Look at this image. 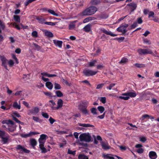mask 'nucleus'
<instances>
[{"mask_svg": "<svg viewBox=\"0 0 159 159\" xmlns=\"http://www.w3.org/2000/svg\"><path fill=\"white\" fill-rule=\"evenodd\" d=\"M97 71L89 69H85L83 71L84 74L86 76H90L95 75Z\"/></svg>", "mask_w": 159, "mask_h": 159, "instance_id": "8", "label": "nucleus"}, {"mask_svg": "<svg viewBox=\"0 0 159 159\" xmlns=\"http://www.w3.org/2000/svg\"><path fill=\"white\" fill-rule=\"evenodd\" d=\"M134 66L138 68H142L145 66V65L142 64L136 63Z\"/></svg>", "mask_w": 159, "mask_h": 159, "instance_id": "41", "label": "nucleus"}, {"mask_svg": "<svg viewBox=\"0 0 159 159\" xmlns=\"http://www.w3.org/2000/svg\"><path fill=\"white\" fill-rule=\"evenodd\" d=\"M90 111L92 113L93 115H96L97 114V109L94 107H93L91 108Z\"/></svg>", "mask_w": 159, "mask_h": 159, "instance_id": "42", "label": "nucleus"}, {"mask_svg": "<svg viewBox=\"0 0 159 159\" xmlns=\"http://www.w3.org/2000/svg\"><path fill=\"white\" fill-rule=\"evenodd\" d=\"M49 120L51 124H52L53 123L56 121L55 120L52 118L51 117H50Z\"/></svg>", "mask_w": 159, "mask_h": 159, "instance_id": "53", "label": "nucleus"}, {"mask_svg": "<svg viewBox=\"0 0 159 159\" xmlns=\"http://www.w3.org/2000/svg\"><path fill=\"white\" fill-rule=\"evenodd\" d=\"M33 45L36 49L37 50H39L40 49V47L38 45L35 43H34Z\"/></svg>", "mask_w": 159, "mask_h": 159, "instance_id": "51", "label": "nucleus"}, {"mask_svg": "<svg viewBox=\"0 0 159 159\" xmlns=\"http://www.w3.org/2000/svg\"><path fill=\"white\" fill-rule=\"evenodd\" d=\"M138 25L137 23V22H134L131 25V29H134Z\"/></svg>", "mask_w": 159, "mask_h": 159, "instance_id": "55", "label": "nucleus"}, {"mask_svg": "<svg viewBox=\"0 0 159 159\" xmlns=\"http://www.w3.org/2000/svg\"><path fill=\"white\" fill-rule=\"evenodd\" d=\"M54 88L55 89H61V86L60 84L55 83L54 84Z\"/></svg>", "mask_w": 159, "mask_h": 159, "instance_id": "46", "label": "nucleus"}, {"mask_svg": "<svg viewBox=\"0 0 159 159\" xmlns=\"http://www.w3.org/2000/svg\"><path fill=\"white\" fill-rule=\"evenodd\" d=\"M44 34L45 36L49 37H53V34L52 33L47 30L44 31Z\"/></svg>", "mask_w": 159, "mask_h": 159, "instance_id": "30", "label": "nucleus"}, {"mask_svg": "<svg viewBox=\"0 0 159 159\" xmlns=\"http://www.w3.org/2000/svg\"><path fill=\"white\" fill-rule=\"evenodd\" d=\"M97 11V8L95 7H90L80 13L82 16H90L93 14Z\"/></svg>", "mask_w": 159, "mask_h": 159, "instance_id": "1", "label": "nucleus"}, {"mask_svg": "<svg viewBox=\"0 0 159 159\" xmlns=\"http://www.w3.org/2000/svg\"><path fill=\"white\" fill-rule=\"evenodd\" d=\"M104 85V84H99L97 85L96 89H99L102 88L103 86Z\"/></svg>", "mask_w": 159, "mask_h": 159, "instance_id": "56", "label": "nucleus"}, {"mask_svg": "<svg viewBox=\"0 0 159 159\" xmlns=\"http://www.w3.org/2000/svg\"><path fill=\"white\" fill-rule=\"evenodd\" d=\"M122 96H127L126 97H121L125 100H128L130 98L135 97L137 95L134 91L132 92H128L122 94Z\"/></svg>", "mask_w": 159, "mask_h": 159, "instance_id": "3", "label": "nucleus"}, {"mask_svg": "<svg viewBox=\"0 0 159 159\" xmlns=\"http://www.w3.org/2000/svg\"><path fill=\"white\" fill-rule=\"evenodd\" d=\"M63 104V101L61 99H59L58 101L57 104V106L55 108V110H57L62 107Z\"/></svg>", "mask_w": 159, "mask_h": 159, "instance_id": "21", "label": "nucleus"}, {"mask_svg": "<svg viewBox=\"0 0 159 159\" xmlns=\"http://www.w3.org/2000/svg\"><path fill=\"white\" fill-rule=\"evenodd\" d=\"M48 138V136L46 134H42L41 135L40 138L39 139V144H44L46 140Z\"/></svg>", "mask_w": 159, "mask_h": 159, "instance_id": "10", "label": "nucleus"}, {"mask_svg": "<svg viewBox=\"0 0 159 159\" xmlns=\"http://www.w3.org/2000/svg\"><path fill=\"white\" fill-rule=\"evenodd\" d=\"M68 153L69 154L74 155L75 154V151H72L71 150L69 149L68 150Z\"/></svg>", "mask_w": 159, "mask_h": 159, "instance_id": "50", "label": "nucleus"}, {"mask_svg": "<svg viewBox=\"0 0 159 159\" xmlns=\"http://www.w3.org/2000/svg\"><path fill=\"white\" fill-rule=\"evenodd\" d=\"M14 19L16 22H20V17L18 16L15 15L14 16Z\"/></svg>", "mask_w": 159, "mask_h": 159, "instance_id": "36", "label": "nucleus"}, {"mask_svg": "<svg viewBox=\"0 0 159 159\" xmlns=\"http://www.w3.org/2000/svg\"><path fill=\"white\" fill-rule=\"evenodd\" d=\"M29 135H30V137L31 135H35V134H39V133L38 132H30L29 133Z\"/></svg>", "mask_w": 159, "mask_h": 159, "instance_id": "61", "label": "nucleus"}, {"mask_svg": "<svg viewBox=\"0 0 159 159\" xmlns=\"http://www.w3.org/2000/svg\"><path fill=\"white\" fill-rule=\"evenodd\" d=\"M94 138H95L97 140H99L101 141V142L102 141V138L99 135H98L97 137H94Z\"/></svg>", "mask_w": 159, "mask_h": 159, "instance_id": "52", "label": "nucleus"}, {"mask_svg": "<svg viewBox=\"0 0 159 159\" xmlns=\"http://www.w3.org/2000/svg\"><path fill=\"white\" fill-rule=\"evenodd\" d=\"M22 103L27 107L28 108L30 107L29 104L27 102L25 101H23L22 102Z\"/></svg>", "mask_w": 159, "mask_h": 159, "instance_id": "54", "label": "nucleus"}, {"mask_svg": "<svg viewBox=\"0 0 159 159\" xmlns=\"http://www.w3.org/2000/svg\"><path fill=\"white\" fill-rule=\"evenodd\" d=\"M39 109L38 107H34L32 109L28 111V114L29 115L33 114L35 115L39 112Z\"/></svg>", "mask_w": 159, "mask_h": 159, "instance_id": "7", "label": "nucleus"}, {"mask_svg": "<svg viewBox=\"0 0 159 159\" xmlns=\"http://www.w3.org/2000/svg\"><path fill=\"white\" fill-rule=\"evenodd\" d=\"M0 58L2 62V65L6 69H7V60L6 58L3 56H0Z\"/></svg>", "mask_w": 159, "mask_h": 159, "instance_id": "12", "label": "nucleus"}, {"mask_svg": "<svg viewBox=\"0 0 159 159\" xmlns=\"http://www.w3.org/2000/svg\"><path fill=\"white\" fill-rule=\"evenodd\" d=\"M41 114L43 117L46 118H48L49 117V116L47 113L42 112Z\"/></svg>", "mask_w": 159, "mask_h": 159, "instance_id": "48", "label": "nucleus"}, {"mask_svg": "<svg viewBox=\"0 0 159 159\" xmlns=\"http://www.w3.org/2000/svg\"><path fill=\"white\" fill-rule=\"evenodd\" d=\"M137 51L140 55H145L146 54H152V51L149 49H138Z\"/></svg>", "mask_w": 159, "mask_h": 159, "instance_id": "5", "label": "nucleus"}, {"mask_svg": "<svg viewBox=\"0 0 159 159\" xmlns=\"http://www.w3.org/2000/svg\"><path fill=\"white\" fill-rule=\"evenodd\" d=\"M79 109L81 111L82 113L85 116L89 114V111L86 109V108H83L80 107H79Z\"/></svg>", "mask_w": 159, "mask_h": 159, "instance_id": "23", "label": "nucleus"}, {"mask_svg": "<svg viewBox=\"0 0 159 159\" xmlns=\"http://www.w3.org/2000/svg\"><path fill=\"white\" fill-rule=\"evenodd\" d=\"M15 129H16V127H10L9 128H8V129L10 131L13 132V131H14V130H15Z\"/></svg>", "mask_w": 159, "mask_h": 159, "instance_id": "63", "label": "nucleus"}, {"mask_svg": "<svg viewBox=\"0 0 159 159\" xmlns=\"http://www.w3.org/2000/svg\"><path fill=\"white\" fill-rule=\"evenodd\" d=\"M149 157L151 159H155L157 157L156 153L154 151H151L149 152Z\"/></svg>", "mask_w": 159, "mask_h": 159, "instance_id": "16", "label": "nucleus"}, {"mask_svg": "<svg viewBox=\"0 0 159 159\" xmlns=\"http://www.w3.org/2000/svg\"><path fill=\"white\" fill-rule=\"evenodd\" d=\"M128 61V59L126 58H123L120 61V63L122 64H124L126 63Z\"/></svg>", "mask_w": 159, "mask_h": 159, "instance_id": "37", "label": "nucleus"}, {"mask_svg": "<svg viewBox=\"0 0 159 159\" xmlns=\"http://www.w3.org/2000/svg\"><path fill=\"white\" fill-rule=\"evenodd\" d=\"M139 140L142 142L144 143L146 140V138L144 136H141L139 137Z\"/></svg>", "mask_w": 159, "mask_h": 159, "instance_id": "44", "label": "nucleus"}, {"mask_svg": "<svg viewBox=\"0 0 159 159\" xmlns=\"http://www.w3.org/2000/svg\"><path fill=\"white\" fill-rule=\"evenodd\" d=\"M99 30L101 31V32L107 35H110L112 37L116 36L117 35L116 34H114L112 33L111 31H107L103 28H100Z\"/></svg>", "mask_w": 159, "mask_h": 159, "instance_id": "11", "label": "nucleus"}, {"mask_svg": "<svg viewBox=\"0 0 159 159\" xmlns=\"http://www.w3.org/2000/svg\"><path fill=\"white\" fill-rule=\"evenodd\" d=\"M21 136L23 138H27L30 137L29 133L27 134H22Z\"/></svg>", "mask_w": 159, "mask_h": 159, "instance_id": "60", "label": "nucleus"}, {"mask_svg": "<svg viewBox=\"0 0 159 159\" xmlns=\"http://www.w3.org/2000/svg\"><path fill=\"white\" fill-rule=\"evenodd\" d=\"M5 134V132L2 130L0 129V138L2 137L3 135H4Z\"/></svg>", "mask_w": 159, "mask_h": 159, "instance_id": "62", "label": "nucleus"}, {"mask_svg": "<svg viewBox=\"0 0 159 159\" xmlns=\"http://www.w3.org/2000/svg\"><path fill=\"white\" fill-rule=\"evenodd\" d=\"M98 109L101 113H102L105 110L104 108L103 107L101 106H98Z\"/></svg>", "mask_w": 159, "mask_h": 159, "instance_id": "34", "label": "nucleus"}, {"mask_svg": "<svg viewBox=\"0 0 159 159\" xmlns=\"http://www.w3.org/2000/svg\"><path fill=\"white\" fill-rule=\"evenodd\" d=\"M53 42L56 46L60 48H61L63 43L62 41L55 39L53 40Z\"/></svg>", "mask_w": 159, "mask_h": 159, "instance_id": "14", "label": "nucleus"}, {"mask_svg": "<svg viewBox=\"0 0 159 159\" xmlns=\"http://www.w3.org/2000/svg\"><path fill=\"white\" fill-rule=\"evenodd\" d=\"M56 104L55 102L53 100H51L49 101L48 105L51 107L53 110H55V108L56 107H55L54 106Z\"/></svg>", "mask_w": 159, "mask_h": 159, "instance_id": "19", "label": "nucleus"}, {"mask_svg": "<svg viewBox=\"0 0 159 159\" xmlns=\"http://www.w3.org/2000/svg\"><path fill=\"white\" fill-rule=\"evenodd\" d=\"M13 107L15 109H20V101H19V103H18L16 101L14 102L13 104Z\"/></svg>", "mask_w": 159, "mask_h": 159, "instance_id": "22", "label": "nucleus"}, {"mask_svg": "<svg viewBox=\"0 0 159 159\" xmlns=\"http://www.w3.org/2000/svg\"><path fill=\"white\" fill-rule=\"evenodd\" d=\"M137 22L138 23L141 24L143 22V21L141 18H139L137 20Z\"/></svg>", "mask_w": 159, "mask_h": 159, "instance_id": "64", "label": "nucleus"}, {"mask_svg": "<svg viewBox=\"0 0 159 159\" xmlns=\"http://www.w3.org/2000/svg\"><path fill=\"white\" fill-rule=\"evenodd\" d=\"M100 101L102 103L104 104L106 102V98L105 97H100L99 98Z\"/></svg>", "mask_w": 159, "mask_h": 159, "instance_id": "33", "label": "nucleus"}, {"mask_svg": "<svg viewBox=\"0 0 159 159\" xmlns=\"http://www.w3.org/2000/svg\"><path fill=\"white\" fill-rule=\"evenodd\" d=\"M100 2V0H92L90 3L93 5H96L99 4Z\"/></svg>", "mask_w": 159, "mask_h": 159, "instance_id": "35", "label": "nucleus"}, {"mask_svg": "<svg viewBox=\"0 0 159 159\" xmlns=\"http://www.w3.org/2000/svg\"><path fill=\"white\" fill-rule=\"evenodd\" d=\"M89 102L87 101H82L80 103L79 106V107H80L82 108H85L88 107L89 105Z\"/></svg>", "mask_w": 159, "mask_h": 159, "instance_id": "15", "label": "nucleus"}, {"mask_svg": "<svg viewBox=\"0 0 159 159\" xmlns=\"http://www.w3.org/2000/svg\"><path fill=\"white\" fill-rule=\"evenodd\" d=\"M8 63L10 66H12L14 65V63L12 60H10L8 61Z\"/></svg>", "mask_w": 159, "mask_h": 159, "instance_id": "57", "label": "nucleus"}, {"mask_svg": "<svg viewBox=\"0 0 159 159\" xmlns=\"http://www.w3.org/2000/svg\"><path fill=\"white\" fill-rule=\"evenodd\" d=\"M148 17L150 18V17H153L154 15V13L152 11H150L148 14Z\"/></svg>", "mask_w": 159, "mask_h": 159, "instance_id": "58", "label": "nucleus"}, {"mask_svg": "<svg viewBox=\"0 0 159 159\" xmlns=\"http://www.w3.org/2000/svg\"><path fill=\"white\" fill-rule=\"evenodd\" d=\"M46 87L49 89L51 90L53 88V84L52 83L49 81L47 82L46 83Z\"/></svg>", "mask_w": 159, "mask_h": 159, "instance_id": "28", "label": "nucleus"}, {"mask_svg": "<svg viewBox=\"0 0 159 159\" xmlns=\"http://www.w3.org/2000/svg\"><path fill=\"white\" fill-rule=\"evenodd\" d=\"M116 85L115 84L113 83L110 84V85L107 87V89L110 90H111L112 88L114 87Z\"/></svg>", "mask_w": 159, "mask_h": 159, "instance_id": "45", "label": "nucleus"}, {"mask_svg": "<svg viewBox=\"0 0 159 159\" xmlns=\"http://www.w3.org/2000/svg\"><path fill=\"white\" fill-rule=\"evenodd\" d=\"M79 139L81 141L89 142L91 141V136L89 133H84L80 135Z\"/></svg>", "mask_w": 159, "mask_h": 159, "instance_id": "2", "label": "nucleus"}, {"mask_svg": "<svg viewBox=\"0 0 159 159\" xmlns=\"http://www.w3.org/2000/svg\"><path fill=\"white\" fill-rule=\"evenodd\" d=\"M44 144H39V147L42 153H46L47 151L44 146Z\"/></svg>", "mask_w": 159, "mask_h": 159, "instance_id": "29", "label": "nucleus"}, {"mask_svg": "<svg viewBox=\"0 0 159 159\" xmlns=\"http://www.w3.org/2000/svg\"><path fill=\"white\" fill-rule=\"evenodd\" d=\"M0 138L1 139L2 142L4 144L7 143L10 140V136L6 133Z\"/></svg>", "mask_w": 159, "mask_h": 159, "instance_id": "9", "label": "nucleus"}, {"mask_svg": "<svg viewBox=\"0 0 159 159\" xmlns=\"http://www.w3.org/2000/svg\"><path fill=\"white\" fill-rule=\"evenodd\" d=\"M48 11L50 14L57 16H61V14L60 13H56L54 11L51 9H48Z\"/></svg>", "mask_w": 159, "mask_h": 159, "instance_id": "20", "label": "nucleus"}, {"mask_svg": "<svg viewBox=\"0 0 159 159\" xmlns=\"http://www.w3.org/2000/svg\"><path fill=\"white\" fill-rule=\"evenodd\" d=\"M75 24L74 22H72L69 25V28L70 30H72L75 28Z\"/></svg>", "mask_w": 159, "mask_h": 159, "instance_id": "38", "label": "nucleus"}, {"mask_svg": "<svg viewBox=\"0 0 159 159\" xmlns=\"http://www.w3.org/2000/svg\"><path fill=\"white\" fill-rule=\"evenodd\" d=\"M102 157L105 159H115L113 155L110 154H103Z\"/></svg>", "mask_w": 159, "mask_h": 159, "instance_id": "18", "label": "nucleus"}, {"mask_svg": "<svg viewBox=\"0 0 159 159\" xmlns=\"http://www.w3.org/2000/svg\"><path fill=\"white\" fill-rule=\"evenodd\" d=\"M102 148L105 150H108L111 148V147L109 145L108 143L103 141L100 142Z\"/></svg>", "mask_w": 159, "mask_h": 159, "instance_id": "13", "label": "nucleus"}, {"mask_svg": "<svg viewBox=\"0 0 159 159\" xmlns=\"http://www.w3.org/2000/svg\"><path fill=\"white\" fill-rule=\"evenodd\" d=\"M30 143L31 145L33 147L34 149H35V146L37 144V142L36 140L34 139H32L30 140Z\"/></svg>", "mask_w": 159, "mask_h": 159, "instance_id": "27", "label": "nucleus"}, {"mask_svg": "<svg viewBox=\"0 0 159 159\" xmlns=\"http://www.w3.org/2000/svg\"><path fill=\"white\" fill-rule=\"evenodd\" d=\"M79 159H88V157L87 156L84 154H80L78 156Z\"/></svg>", "mask_w": 159, "mask_h": 159, "instance_id": "32", "label": "nucleus"}, {"mask_svg": "<svg viewBox=\"0 0 159 159\" xmlns=\"http://www.w3.org/2000/svg\"><path fill=\"white\" fill-rule=\"evenodd\" d=\"M16 150L18 152L23 154V153H28L30 152V150L26 149L24 146L20 145H18L15 147Z\"/></svg>", "mask_w": 159, "mask_h": 159, "instance_id": "4", "label": "nucleus"}, {"mask_svg": "<svg viewBox=\"0 0 159 159\" xmlns=\"http://www.w3.org/2000/svg\"><path fill=\"white\" fill-rule=\"evenodd\" d=\"M78 125L79 126H82L84 127L88 128V127H92L94 128V126L92 125H90L89 124H85V123H79Z\"/></svg>", "mask_w": 159, "mask_h": 159, "instance_id": "17", "label": "nucleus"}, {"mask_svg": "<svg viewBox=\"0 0 159 159\" xmlns=\"http://www.w3.org/2000/svg\"><path fill=\"white\" fill-rule=\"evenodd\" d=\"M95 18L92 17H89L85 19L83 21V23H85L90 21L94 20Z\"/></svg>", "mask_w": 159, "mask_h": 159, "instance_id": "26", "label": "nucleus"}, {"mask_svg": "<svg viewBox=\"0 0 159 159\" xmlns=\"http://www.w3.org/2000/svg\"><path fill=\"white\" fill-rule=\"evenodd\" d=\"M57 96L58 97H61L63 96L62 93L60 91H57L55 92Z\"/></svg>", "mask_w": 159, "mask_h": 159, "instance_id": "43", "label": "nucleus"}, {"mask_svg": "<svg viewBox=\"0 0 159 159\" xmlns=\"http://www.w3.org/2000/svg\"><path fill=\"white\" fill-rule=\"evenodd\" d=\"M32 119L34 121L37 122H40V119L38 117L35 116H33Z\"/></svg>", "mask_w": 159, "mask_h": 159, "instance_id": "40", "label": "nucleus"}, {"mask_svg": "<svg viewBox=\"0 0 159 159\" xmlns=\"http://www.w3.org/2000/svg\"><path fill=\"white\" fill-rule=\"evenodd\" d=\"M2 123L3 124H6L8 125H14V123L13 122L10 120H3L2 121Z\"/></svg>", "mask_w": 159, "mask_h": 159, "instance_id": "24", "label": "nucleus"}, {"mask_svg": "<svg viewBox=\"0 0 159 159\" xmlns=\"http://www.w3.org/2000/svg\"><path fill=\"white\" fill-rule=\"evenodd\" d=\"M128 26L129 25L128 24H122L120 26L117 28V30L119 32L125 33L127 31V28Z\"/></svg>", "mask_w": 159, "mask_h": 159, "instance_id": "6", "label": "nucleus"}, {"mask_svg": "<svg viewBox=\"0 0 159 159\" xmlns=\"http://www.w3.org/2000/svg\"><path fill=\"white\" fill-rule=\"evenodd\" d=\"M32 35L34 37H37L38 34L37 32L35 31H33L32 33Z\"/></svg>", "mask_w": 159, "mask_h": 159, "instance_id": "49", "label": "nucleus"}, {"mask_svg": "<svg viewBox=\"0 0 159 159\" xmlns=\"http://www.w3.org/2000/svg\"><path fill=\"white\" fill-rule=\"evenodd\" d=\"M143 42L149 45L151 44V43L150 41L147 39H145L143 40Z\"/></svg>", "mask_w": 159, "mask_h": 159, "instance_id": "59", "label": "nucleus"}, {"mask_svg": "<svg viewBox=\"0 0 159 159\" xmlns=\"http://www.w3.org/2000/svg\"><path fill=\"white\" fill-rule=\"evenodd\" d=\"M127 5L132 7L133 10L136 9L137 7V4L134 3H131L127 4Z\"/></svg>", "mask_w": 159, "mask_h": 159, "instance_id": "31", "label": "nucleus"}, {"mask_svg": "<svg viewBox=\"0 0 159 159\" xmlns=\"http://www.w3.org/2000/svg\"><path fill=\"white\" fill-rule=\"evenodd\" d=\"M45 24L48 25L53 26L56 25L57 22L54 23L51 22H45Z\"/></svg>", "mask_w": 159, "mask_h": 159, "instance_id": "39", "label": "nucleus"}, {"mask_svg": "<svg viewBox=\"0 0 159 159\" xmlns=\"http://www.w3.org/2000/svg\"><path fill=\"white\" fill-rule=\"evenodd\" d=\"M91 25L90 24H88L83 28V30L85 32H89L91 30Z\"/></svg>", "mask_w": 159, "mask_h": 159, "instance_id": "25", "label": "nucleus"}, {"mask_svg": "<svg viewBox=\"0 0 159 159\" xmlns=\"http://www.w3.org/2000/svg\"><path fill=\"white\" fill-rule=\"evenodd\" d=\"M96 61L95 60L93 61H92L88 63L89 66H92L95 64Z\"/></svg>", "mask_w": 159, "mask_h": 159, "instance_id": "47", "label": "nucleus"}]
</instances>
